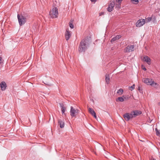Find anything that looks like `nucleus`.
Listing matches in <instances>:
<instances>
[{
	"instance_id": "f03ea898",
	"label": "nucleus",
	"mask_w": 160,
	"mask_h": 160,
	"mask_svg": "<svg viewBox=\"0 0 160 160\" xmlns=\"http://www.w3.org/2000/svg\"><path fill=\"white\" fill-rule=\"evenodd\" d=\"M18 19L19 25L21 26L24 25L27 21L26 16H23L22 14H18Z\"/></svg>"
},
{
	"instance_id": "423d86ee",
	"label": "nucleus",
	"mask_w": 160,
	"mask_h": 160,
	"mask_svg": "<svg viewBox=\"0 0 160 160\" xmlns=\"http://www.w3.org/2000/svg\"><path fill=\"white\" fill-rule=\"evenodd\" d=\"M142 81L147 85L151 86H152L154 82L152 79H151L150 81L149 78H144L142 79Z\"/></svg>"
},
{
	"instance_id": "412c9836",
	"label": "nucleus",
	"mask_w": 160,
	"mask_h": 160,
	"mask_svg": "<svg viewBox=\"0 0 160 160\" xmlns=\"http://www.w3.org/2000/svg\"><path fill=\"white\" fill-rule=\"evenodd\" d=\"M123 90L122 88H120V89H119L117 93L119 95H121L123 93Z\"/></svg>"
},
{
	"instance_id": "cd10ccee",
	"label": "nucleus",
	"mask_w": 160,
	"mask_h": 160,
	"mask_svg": "<svg viewBox=\"0 0 160 160\" xmlns=\"http://www.w3.org/2000/svg\"><path fill=\"white\" fill-rule=\"evenodd\" d=\"M97 0H90L92 2H96Z\"/></svg>"
},
{
	"instance_id": "5701e85b",
	"label": "nucleus",
	"mask_w": 160,
	"mask_h": 160,
	"mask_svg": "<svg viewBox=\"0 0 160 160\" xmlns=\"http://www.w3.org/2000/svg\"><path fill=\"white\" fill-rule=\"evenodd\" d=\"M152 18L151 17H149L147 18H146V22H150L152 20Z\"/></svg>"
},
{
	"instance_id": "ddd939ff",
	"label": "nucleus",
	"mask_w": 160,
	"mask_h": 160,
	"mask_svg": "<svg viewBox=\"0 0 160 160\" xmlns=\"http://www.w3.org/2000/svg\"><path fill=\"white\" fill-rule=\"evenodd\" d=\"M143 60L146 62L148 65L151 64V60L150 58L147 56H145L143 57Z\"/></svg>"
},
{
	"instance_id": "b1692460",
	"label": "nucleus",
	"mask_w": 160,
	"mask_h": 160,
	"mask_svg": "<svg viewBox=\"0 0 160 160\" xmlns=\"http://www.w3.org/2000/svg\"><path fill=\"white\" fill-rule=\"evenodd\" d=\"M131 1L134 4H137L138 2V0H131Z\"/></svg>"
},
{
	"instance_id": "aec40b11",
	"label": "nucleus",
	"mask_w": 160,
	"mask_h": 160,
	"mask_svg": "<svg viewBox=\"0 0 160 160\" xmlns=\"http://www.w3.org/2000/svg\"><path fill=\"white\" fill-rule=\"evenodd\" d=\"M109 80H110V78H109V74H106V75L105 80L106 81V82L107 84H108L109 83Z\"/></svg>"
},
{
	"instance_id": "a211bd4d",
	"label": "nucleus",
	"mask_w": 160,
	"mask_h": 160,
	"mask_svg": "<svg viewBox=\"0 0 160 160\" xmlns=\"http://www.w3.org/2000/svg\"><path fill=\"white\" fill-rule=\"evenodd\" d=\"M121 38V36L120 35H117L112 39L111 40V42H112L117 40Z\"/></svg>"
},
{
	"instance_id": "f8f14e48",
	"label": "nucleus",
	"mask_w": 160,
	"mask_h": 160,
	"mask_svg": "<svg viewBox=\"0 0 160 160\" xmlns=\"http://www.w3.org/2000/svg\"><path fill=\"white\" fill-rule=\"evenodd\" d=\"M122 0H116L115 2V8L117 9H119L120 8Z\"/></svg>"
},
{
	"instance_id": "4468645a",
	"label": "nucleus",
	"mask_w": 160,
	"mask_h": 160,
	"mask_svg": "<svg viewBox=\"0 0 160 160\" xmlns=\"http://www.w3.org/2000/svg\"><path fill=\"white\" fill-rule=\"evenodd\" d=\"M88 111L89 113L92 115L95 118L97 119L96 113L92 108H88Z\"/></svg>"
},
{
	"instance_id": "4be33fe9",
	"label": "nucleus",
	"mask_w": 160,
	"mask_h": 160,
	"mask_svg": "<svg viewBox=\"0 0 160 160\" xmlns=\"http://www.w3.org/2000/svg\"><path fill=\"white\" fill-rule=\"evenodd\" d=\"M152 86H153L156 88H158L159 87V85L157 83L155 82H154Z\"/></svg>"
},
{
	"instance_id": "7c9ffc66",
	"label": "nucleus",
	"mask_w": 160,
	"mask_h": 160,
	"mask_svg": "<svg viewBox=\"0 0 160 160\" xmlns=\"http://www.w3.org/2000/svg\"><path fill=\"white\" fill-rule=\"evenodd\" d=\"M44 83L47 85H49V82H46V83Z\"/></svg>"
},
{
	"instance_id": "c756f323",
	"label": "nucleus",
	"mask_w": 160,
	"mask_h": 160,
	"mask_svg": "<svg viewBox=\"0 0 160 160\" xmlns=\"http://www.w3.org/2000/svg\"><path fill=\"white\" fill-rule=\"evenodd\" d=\"M2 60V58L1 57H0V64L1 63V61Z\"/></svg>"
},
{
	"instance_id": "1a4fd4ad",
	"label": "nucleus",
	"mask_w": 160,
	"mask_h": 160,
	"mask_svg": "<svg viewBox=\"0 0 160 160\" xmlns=\"http://www.w3.org/2000/svg\"><path fill=\"white\" fill-rule=\"evenodd\" d=\"M134 46L133 45H128L125 49L126 52H130L134 51Z\"/></svg>"
},
{
	"instance_id": "a878e982",
	"label": "nucleus",
	"mask_w": 160,
	"mask_h": 160,
	"mask_svg": "<svg viewBox=\"0 0 160 160\" xmlns=\"http://www.w3.org/2000/svg\"><path fill=\"white\" fill-rule=\"evenodd\" d=\"M155 131H156V134L157 136H160V131H159L157 128L155 129Z\"/></svg>"
},
{
	"instance_id": "bb28decb",
	"label": "nucleus",
	"mask_w": 160,
	"mask_h": 160,
	"mask_svg": "<svg viewBox=\"0 0 160 160\" xmlns=\"http://www.w3.org/2000/svg\"><path fill=\"white\" fill-rule=\"evenodd\" d=\"M130 88H131L132 89L131 90H132L133 89L135 88V85L133 84L132 86L129 87Z\"/></svg>"
},
{
	"instance_id": "6ab92c4d",
	"label": "nucleus",
	"mask_w": 160,
	"mask_h": 160,
	"mask_svg": "<svg viewBox=\"0 0 160 160\" xmlns=\"http://www.w3.org/2000/svg\"><path fill=\"white\" fill-rule=\"evenodd\" d=\"M60 107L61 108V111L62 114L64 113L66 111V108L65 107L63 104H60Z\"/></svg>"
},
{
	"instance_id": "f257e3e1",
	"label": "nucleus",
	"mask_w": 160,
	"mask_h": 160,
	"mask_svg": "<svg viewBox=\"0 0 160 160\" xmlns=\"http://www.w3.org/2000/svg\"><path fill=\"white\" fill-rule=\"evenodd\" d=\"M89 45V41L88 38L82 40L78 48L79 52H84L87 50Z\"/></svg>"
},
{
	"instance_id": "dca6fc26",
	"label": "nucleus",
	"mask_w": 160,
	"mask_h": 160,
	"mask_svg": "<svg viewBox=\"0 0 160 160\" xmlns=\"http://www.w3.org/2000/svg\"><path fill=\"white\" fill-rule=\"evenodd\" d=\"M58 123L61 128H62L64 127V122L63 120L59 119L58 120Z\"/></svg>"
},
{
	"instance_id": "2eb2a0df",
	"label": "nucleus",
	"mask_w": 160,
	"mask_h": 160,
	"mask_svg": "<svg viewBox=\"0 0 160 160\" xmlns=\"http://www.w3.org/2000/svg\"><path fill=\"white\" fill-rule=\"evenodd\" d=\"M0 87L2 91H4L7 87V85L4 82H2L0 83Z\"/></svg>"
},
{
	"instance_id": "9b49d317",
	"label": "nucleus",
	"mask_w": 160,
	"mask_h": 160,
	"mask_svg": "<svg viewBox=\"0 0 160 160\" xmlns=\"http://www.w3.org/2000/svg\"><path fill=\"white\" fill-rule=\"evenodd\" d=\"M131 115L133 116V118L135 117L136 116L139 115L141 114L142 112L141 111L139 110H135L132 111L131 112Z\"/></svg>"
},
{
	"instance_id": "2f4dec72",
	"label": "nucleus",
	"mask_w": 160,
	"mask_h": 160,
	"mask_svg": "<svg viewBox=\"0 0 160 160\" xmlns=\"http://www.w3.org/2000/svg\"><path fill=\"white\" fill-rule=\"evenodd\" d=\"M104 14V12H102L101 13H100L99 15L101 16L102 15H103Z\"/></svg>"
},
{
	"instance_id": "39448f33",
	"label": "nucleus",
	"mask_w": 160,
	"mask_h": 160,
	"mask_svg": "<svg viewBox=\"0 0 160 160\" xmlns=\"http://www.w3.org/2000/svg\"><path fill=\"white\" fill-rule=\"evenodd\" d=\"M145 23V20L143 19H141L138 20L136 23L137 27H140L144 25Z\"/></svg>"
},
{
	"instance_id": "9d476101",
	"label": "nucleus",
	"mask_w": 160,
	"mask_h": 160,
	"mask_svg": "<svg viewBox=\"0 0 160 160\" xmlns=\"http://www.w3.org/2000/svg\"><path fill=\"white\" fill-rule=\"evenodd\" d=\"M123 116L125 119L127 121H129L131 118H133L131 113H125L123 115Z\"/></svg>"
},
{
	"instance_id": "393cba45",
	"label": "nucleus",
	"mask_w": 160,
	"mask_h": 160,
	"mask_svg": "<svg viewBox=\"0 0 160 160\" xmlns=\"http://www.w3.org/2000/svg\"><path fill=\"white\" fill-rule=\"evenodd\" d=\"M69 25L70 27L71 28H73V25L72 24V22H70L69 23Z\"/></svg>"
},
{
	"instance_id": "473e14b6",
	"label": "nucleus",
	"mask_w": 160,
	"mask_h": 160,
	"mask_svg": "<svg viewBox=\"0 0 160 160\" xmlns=\"http://www.w3.org/2000/svg\"><path fill=\"white\" fill-rule=\"evenodd\" d=\"M143 70H144V71H146V69L145 68H143Z\"/></svg>"
},
{
	"instance_id": "0eeeda50",
	"label": "nucleus",
	"mask_w": 160,
	"mask_h": 160,
	"mask_svg": "<svg viewBox=\"0 0 160 160\" xmlns=\"http://www.w3.org/2000/svg\"><path fill=\"white\" fill-rule=\"evenodd\" d=\"M72 32L69 30L68 28H67L65 32V36L67 41H68L71 36Z\"/></svg>"
},
{
	"instance_id": "6e6552de",
	"label": "nucleus",
	"mask_w": 160,
	"mask_h": 160,
	"mask_svg": "<svg viewBox=\"0 0 160 160\" xmlns=\"http://www.w3.org/2000/svg\"><path fill=\"white\" fill-rule=\"evenodd\" d=\"M115 5V2L114 0L111 1L110 3L109 4L108 7L107 8V10L109 12H111L113 10V8Z\"/></svg>"
},
{
	"instance_id": "20e7f679",
	"label": "nucleus",
	"mask_w": 160,
	"mask_h": 160,
	"mask_svg": "<svg viewBox=\"0 0 160 160\" xmlns=\"http://www.w3.org/2000/svg\"><path fill=\"white\" fill-rule=\"evenodd\" d=\"M79 112V110L78 109L74 108L72 106L71 107L70 113V115L72 117H75Z\"/></svg>"
},
{
	"instance_id": "c85d7f7f",
	"label": "nucleus",
	"mask_w": 160,
	"mask_h": 160,
	"mask_svg": "<svg viewBox=\"0 0 160 160\" xmlns=\"http://www.w3.org/2000/svg\"><path fill=\"white\" fill-rule=\"evenodd\" d=\"M150 160H155V159H154L153 157H151Z\"/></svg>"
},
{
	"instance_id": "7ed1b4c3",
	"label": "nucleus",
	"mask_w": 160,
	"mask_h": 160,
	"mask_svg": "<svg viewBox=\"0 0 160 160\" xmlns=\"http://www.w3.org/2000/svg\"><path fill=\"white\" fill-rule=\"evenodd\" d=\"M49 15L52 18H56L58 16V10L57 8H53L49 12Z\"/></svg>"
},
{
	"instance_id": "f3484780",
	"label": "nucleus",
	"mask_w": 160,
	"mask_h": 160,
	"mask_svg": "<svg viewBox=\"0 0 160 160\" xmlns=\"http://www.w3.org/2000/svg\"><path fill=\"white\" fill-rule=\"evenodd\" d=\"M124 99H126V98L125 97H124V96H123L122 97H119L116 98V101L117 102L119 101L121 102H123L124 101Z\"/></svg>"
}]
</instances>
